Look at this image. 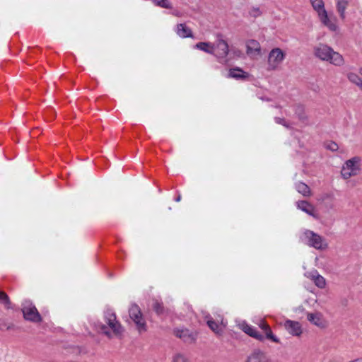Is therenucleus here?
Listing matches in <instances>:
<instances>
[{
  "label": "nucleus",
  "instance_id": "nucleus-1",
  "mask_svg": "<svg viewBox=\"0 0 362 362\" xmlns=\"http://www.w3.org/2000/svg\"><path fill=\"white\" fill-rule=\"evenodd\" d=\"M314 54L320 60L328 62L334 66H340L344 64L342 55L325 44H319L315 47Z\"/></svg>",
  "mask_w": 362,
  "mask_h": 362
},
{
  "label": "nucleus",
  "instance_id": "nucleus-2",
  "mask_svg": "<svg viewBox=\"0 0 362 362\" xmlns=\"http://www.w3.org/2000/svg\"><path fill=\"white\" fill-rule=\"evenodd\" d=\"M104 319L107 325L99 323L98 325L99 332L110 338L112 337V334L118 336L123 332L124 329L121 324L117 320L116 315L112 310H107L105 312Z\"/></svg>",
  "mask_w": 362,
  "mask_h": 362
},
{
  "label": "nucleus",
  "instance_id": "nucleus-3",
  "mask_svg": "<svg viewBox=\"0 0 362 362\" xmlns=\"http://www.w3.org/2000/svg\"><path fill=\"white\" fill-rule=\"evenodd\" d=\"M313 8L317 13L318 18L321 23L332 32H337L339 26L336 18H332L329 16L325 8L323 0H310Z\"/></svg>",
  "mask_w": 362,
  "mask_h": 362
},
{
  "label": "nucleus",
  "instance_id": "nucleus-4",
  "mask_svg": "<svg viewBox=\"0 0 362 362\" xmlns=\"http://www.w3.org/2000/svg\"><path fill=\"white\" fill-rule=\"evenodd\" d=\"M361 170L362 158L359 156H354L343 163L340 174L344 180H349L352 177L359 175Z\"/></svg>",
  "mask_w": 362,
  "mask_h": 362
},
{
  "label": "nucleus",
  "instance_id": "nucleus-5",
  "mask_svg": "<svg viewBox=\"0 0 362 362\" xmlns=\"http://www.w3.org/2000/svg\"><path fill=\"white\" fill-rule=\"evenodd\" d=\"M301 240L308 246L317 250H325L328 248L329 245L327 240L311 230H305L302 234Z\"/></svg>",
  "mask_w": 362,
  "mask_h": 362
},
{
  "label": "nucleus",
  "instance_id": "nucleus-6",
  "mask_svg": "<svg viewBox=\"0 0 362 362\" xmlns=\"http://www.w3.org/2000/svg\"><path fill=\"white\" fill-rule=\"evenodd\" d=\"M214 44V52L212 53L221 63L228 62L227 57L229 54V46L221 35L217 36L216 41Z\"/></svg>",
  "mask_w": 362,
  "mask_h": 362
},
{
  "label": "nucleus",
  "instance_id": "nucleus-7",
  "mask_svg": "<svg viewBox=\"0 0 362 362\" xmlns=\"http://www.w3.org/2000/svg\"><path fill=\"white\" fill-rule=\"evenodd\" d=\"M286 52L279 47L273 48L268 54L267 70L278 69L286 58Z\"/></svg>",
  "mask_w": 362,
  "mask_h": 362
},
{
  "label": "nucleus",
  "instance_id": "nucleus-8",
  "mask_svg": "<svg viewBox=\"0 0 362 362\" xmlns=\"http://www.w3.org/2000/svg\"><path fill=\"white\" fill-rule=\"evenodd\" d=\"M130 318L133 320L136 326V329L139 333L144 332L147 330L146 321L143 317L139 307L137 305H132L129 310Z\"/></svg>",
  "mask_w": 362,
  "mask_h": 362
},
{
  "label": "nucleus",
  "instance_id": "nucleus-9",
  "mask_svg": "<svg viewBox=\"0 0 362 362\" xmlns=\"http://www.w3.org/2000/svg\"><path fill=\"white\" fill-rule=\"evenodd\" d=\"M22 312L26 320L33 322H40L42 321V317L36 307L29 300H25L23 303Z\"/></svg>",
  "mask_w": 362,
  "mask_h": 362
},
{
  "label": "nucleus",
  "instance_id": "nucleus-10",
  "mask_svg": "<svg viewBox=\"0 0 362 362\" xmlns=\"http://www.w3.org/2000/svg\"><path fill=\"white\" fill-rule=\"evenodd\" d=\"M205 320L209 327L217 335H222L227 325L222 316L218 315L216 320L206 316Z\"/></svg>",
  "mask_w": 362,
  "mask_h": 362
},
{
  "label": "nucleus",
  "instance_id": "nucleus-11",
  "mask_svg": "<svg viewBox=\"0 0 362 362\" xmlns=\"http://www.w3.org/2000/svg\"><path fill=\"white\" fill-rule=\"evenodd\" d=\"M307 320L313 325L320 329H325L329 325L328 321L320 312L308 313Z\"/></svg>",
  "mask_w": 362,
  "mask_h": 362
},
{
  "label": "nucleus",
  "instance_id": "nucleus-12",
  "mask_svg": "<svg viewBox=\"0 0 362 362\" xmlns=\"http://www.w3.org/2000/svg\"><path fill=\"white\" fill-rule=\"evenodd\" d=\"M284 327L287 332L293 337H300L303 332V327L298 321L286 320L284 322Z\"/></svg>",
  "mask_w": 362,
  "mask_h": 362
},
{
  "label": "nucleus",
  "instance_id": "nucleus-13",
  "mask_svg": "<svg viewBox=\"0 0 362 362\" xmlns=\"http://www.w3.org/2000/svg\"><path fill=\"white\" fill-rule=\"evenodd\" d=\"M245 362H273L271 358L264 351L255 350L247 356Z\"/></svg>",
  "mask_w": 362,
  "mask_h": 362
},
{
  "label": "nucleus",
  "instance_id": "nucleus-14",
  "mask_svg": "<svg viewBox=\"0 0 362 362\" xmlns=\"http://www.w3.org/2000/svg\"><path fill=\"white\" fill-rule=\"evenodd\" d=\"M296 206L298 209L301 210L302 211L306 213L309 216L317 219L318 214L316 212L315 207L305 200L298 201L296 203Z\"/></svg>",
  "mask_w": 362,
  "mask_h": 362
},
{
  "label": "nucleus",
  "instance_id": "nucleus-15",
  "mask_svg": "<svg viewBox=\"0 0 362 362\" xmlns=\"http://www.w3.org/2000/svg\"><path fill=\"white\" fill-rule=\"evenodd\" d=\"M305 276L310 279L319 288H324L326 286L325 279L317 270L313 269L310 272H307Z\"/></svg>",
  "mask_w": 362,
  "mask_h": 362
},
{
  "label": "nucleus",
  "instance_id": "nucleus-16",
  "mask_svg": "<svg viewBox=\"0 0 362 362\" xmlns=\"http://www.w3.org/2000/svg\"><path fill=\"white\" fill-rule=\"evenodd\" d=\"M175 333L177 337L187 343L194 341L197 338V333L188 329H177L175 331Z\"/></svg>",
  "mask_w": 362,
  "mask_h": 362
},
{
  "label": "nucleus",
  "instance_id": "nucleus-17",
  "mask_svg": "<svg viewBox=\"0 0 362 362\" xmlns=\"http://www.w3.org/2000/svg\"><path fill=\"white\" fill-rule=\"evenodd\" d=\"M246 52L250 56H257L261 54V46L258 41L249 40L246 42Z\"/></svg>",
  "mask_w": 362,
  "mask_h": 362
},
{
  "label": "nucleus",
  "instance_id": "nucleus-18",
  "mask_svg": "<svg viewBox=\"0 0 362 362\" xmlns=\"http://www.w3.org/2000/svg\"><path fill=\"white\" fill-rule=\"evenodd\" d=\"M175 33L181 38L193 37L192 30L185 23H179L175 28Z\"/></svg>",
  "mask_w": 362,
  "mask_h": 362
},
{
  "label": "nucleus",
  "instance_id": "nucleus-19",
  "mask_svg": "<svg viewBox=\"0 0 362 362\" xmlns=\"http://www.w3.org/2000/svg\"><path fill=\"white\" fill-rule=\"evenodd\" d=\"M240 328L242 330L250 335V337H252L259 341H263L264 339V337L259 333V332L252 326L249 325L248 324L243 322L240 325Z\"/></svg>",
  "mask_w": 362,
  "mask_h": 362
},
{
  "label": "nucleus",
  "instance_id": "nucleus-20",
  "mask_svg": "<svg viewBox=\"0 0 362 362\" xmlns=\"http://www.w3.org/2000/svg\"><path fill=\"white\" fill-rule=\"evenodd\" d=\"M259 327L265 332V337L273 342L280 343V339L276 337L270 329V327L264 321L262 320L259 324Z\"/></svg>",
  "mask_w": 362,
  "mask_h": 362
},
{
  "label": "nucleus",
  "instance_id": "nucleus-21",
  "mask_svg": "<svg viewBox=\"0 0 362 362\" xmlns=\"http://www.w3.org/2000/svg\"><path fill=\"white\" fill-rule=\"evenodd\" d=\"M228 77L237 80L246 79L249 77V74L244 71L242 69L235 67L230 69L228 72Z\"/></svg>",
  "mask_w": 362,
  "mask_h": 362
},
{
  "label": "nucleus",
  "instance_id": "nucleus-22",
  "mask_svg": "<svg viewBox=\"0 0 362 362\" xmlns=\"http://www.w3.org/2000/svg\"><path fill=\"white\" fill-rule=\"evenodd\" d=\"M295 188L298 193L302 194L303 197H310L312 195V191L309 186L303 182H298L295 184Z\"/></svg>",
  "mask_w": 362,
  "mask_h": 362
},
{
  "label": "nucleus",
  "instance_id": "nucleus-23",
  "mask_svg": "<svg viewBox=\"0 0 362 362\" xmlns=\"http://www.w3.org/2000/svg\"><path fill=\"white\" fill-rule=\"evenodd\" d=\"M348 4L349 3L346 0H338L337 2V11L342 21L346 18V10Z\"/></svg>",
  "mask_w": 362,
  "mask_h": 362
},
{
  "label": "nucleus",
  "instance_id": "nucleus-24",
  "mask_svg": "<svg viewBox=\"0 0 362 362\" xmlns=\"http://www.w3.org/2000/svg\"><path fill=\"white\" fill-rule=\"evenodd\" d=\"M214 44L209 42H200L195 45L196 49L204 51L206 53L212 54L214 52Z\"/></svg>",
  "mask_w": 362,
  "mask_h": 362
},
{
  "label": "nucleus",
  "instance_id": "nucleus-25",
  "mask_svg": "<svg viewBox=\"0 0 362 362\" xmlns=\"http://www.w3.org/2000/svg\"><path fill=\"white\" fill-rule=\"evenodd\" d=\"M334 199V194L333 192H324L318 195L317 201L320 203H325V202H332Z\"/></svg>",
  "mask_w": 362,
  "mask_h": 362
},
{
  "label": "nucleus",
  "instance_id": "nucleus-26",
  "mask_svg": "<svg viewBox=\"0 0 362 362\" xmlns=\"http://www.w3.org/2000/svg\"><path fill=\"white\" fill-rule=\"evenodd\" d=\"M348 79L353 83L356 84L360 89L362 87V78L355 73H349L347 74Z\"/></svg>",
  "mask_w": 362,
  "mask_h": 362
},
{
  "label": "nucleus",
  "instance_id": "nucleus-27",
  "mask_svg": "<svg viewBox=\"0 0 362 362\" xmlns=\"http://www.w3.org/2000/svg\"><path fill=\"white\" fill-rule=\"evenodd\" d=\"M0 303L4 305L5 308L9 309L11 308V302L8 295L0 291Z\"/></svg>",
  "mask_w": 362,
  "mask_h": 362
},
{
  "label": "nucleus",
  "instance_id": "nucleus-28",
  "mask_svg": "<svg viewBox=\"0 0 362 362\" xmlns=\"http://www.w3.org/2000/svg\"><path fill=\"white\" fill-rule=\"evenodd\" d=\"M153 3L160 7L165 8H171L172 4L169 0H153Z\"/></svg>",
  "mask_w": 362,
  "mask_h": 362
},
{
  "label": "nucleus",
  "instance_id": "nucleus-29",
  "mask_svg": "<svg viewBox=\"0 0 362 362\" xmlns=\"http://www.w3.org/2000/svg\"><path fill=\"white\" fill-rule=\"evenodd\" d=\"M186 361H187L186 357L181 354H175L173 359V362H186Z\"/></svg>",
  "mask_w": 362,
  "mask_h": 362
},
{
  "label": "nucleus",
  "instance_id": "nucleus-30",
  "mask_svg": "<svg viewBox=\"0 0 362 362\" xmlns=\"http://www.w3.org/2000/svg\"><path fill=\"white\" fill-rule=\"evenodd\" d=\"M262 14L260 9L258 7H252L250 11V15L252 17H258Z\"/></svg>",
  "mask_w": 362,
  "mask_h": 362
},
{
  "label": "nucleus",
  "instance_id": "nucleus-31",
  "mask_svg": "<svg viewBox=\"0 0 362 362\" xmlns=\"http://www.w3.org/2000/svg\"><path fill=\"white\" fill-rule=\"evenodd\" d=\"M274 120L279 124H281V125L284 126L286 128H291L290 124L283 118L275 117Z\"/></svg>",
  "mask_w": 362,
  "mask_h": 362
},
{
  "label": "nucleus",
  "instance_id": "nucleus-32",
  "mask_svg": "<svg viewBox=\"0 0 362 362\" xmlns=\"http://www.w3.org/2000/svg\"><path fill=\"white\" fill-rule=\"evenodd\" d=\"M153 309L154 310L158 313V314H160L163 313V307L162 305V304H160V303L158 302H155L154 304H153Z\"/></svg>",
  "mask_w": 362,
  "mask_h": 362
},
{
  "label": "nucleus",
  "instance_id": "nucleus-33",
  "mask_svg": "<svg viewBox=\"0 0 362 362\" xmlns=\"http://www.w3.org/2000/svg\"><path fill=\"white\" fill-rule=\"evenodd\" d=\"M327 148L331 150L332 151H335L338 149V146L334 142H331L327 146Z\"/></svg>",
  "mask_w": 362,
  "mask_h": 362
},
{
  "label": "nucleus",
  "instance_id": "nucleus-34",
  "mask_svg": "<svg viewBox=\"0 0 362 362\" xmlns=\"http://www.w3.org/2000/svg\"><path fill=\"white\" fill-rule=\"evenodd\" d=\"M172 14L175 16H177V17H181L182 16V13L177 10H175L172 12Z\"/></svg>",
  "mask_w": 362,
  "mask_h": 362
},
{
  "label": "nucleus",
  "instance_id": "nucleus-35",
  "mask_svg": "<svg viewBox=\"0 0 362 362\" xmlns=\"http://www.w3.org/2000/svg\"><path fill=\"white\" fill-rule=\"evenodd\" d=\"M348 362H362V359L357 358V359L352 360V361H348Z\"/></svg>",
  "mask_w": 362,
  "mask_h": 362
},
{
  "label": "nucleus",
  "instance_id": "nucleus-36",
  "mask_svg": "<svg viewBox=\"0 0 362 362\" xmlns=\"http://www.w3.org/2000/svg\"><path fill=\"white\" fill-rule=\"evenodd\" d=\"M176 201L177 202H180V196L176 199Z\"/></svg>",
  "mask_w": 362,
  "mask_h": 362
},
{
  "label": "nucleus",
  "instance_id": "nucleus-37",
  "mask_svg": "<svg viewBox=\"0 0 362 362\" xmlns=\"http://www.w3.org/2000/svg\"><path fill=\"white\" fill-rule=\"evenodd\" d=\"M12 327H13V325H8V326L7 327V329H11Z\"/></svg>",
  "mask_w": 362,
  "mask_h": 362
},
{
  "label": "nucleus",
  "instance_id": "nucleus-38",
  "mask_svg": "<svg viewBox=\"0 0 362 362\" xmlns=\"http://www.w3.org/2000/svg\"><path fill=\"white\" fill-rule=\"evenodd\" d=\"M359 73L362 75V67L360 69Z\"/></svg>",
  "mask_w": 362,
  "mask_h": 362
}]
</instances>
